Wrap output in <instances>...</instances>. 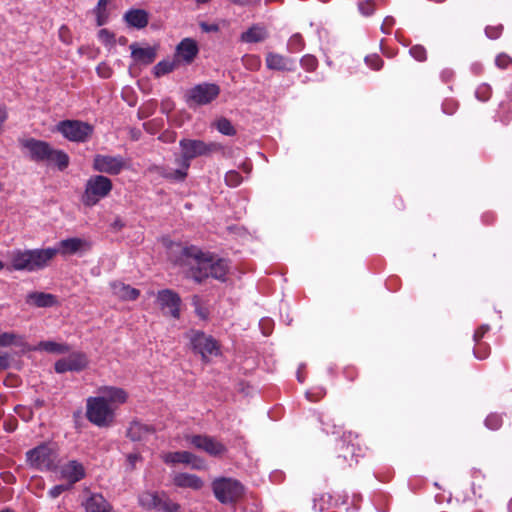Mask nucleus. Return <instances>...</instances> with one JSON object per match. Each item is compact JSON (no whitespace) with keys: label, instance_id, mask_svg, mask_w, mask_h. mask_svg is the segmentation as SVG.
Here are the masks:
<instances>
[{"label":"nucleus","instance_id":"nucleus-1","mask_svg":"<svg viewBox=\"0 0 512 512\" xmlns=\"http://www.w3.org/2000/svg\"><path fill=\"white\" fill-rule=\"evenodd\" d=\"M167 253L172 263L187 268L190 276L198 283L209 276L224 281L229 270L226 260L216 259L213 254L205 253L194 245L170 242Z\"/></svg>","mask_w":512,"mask_h":512},{"label":"nucleus","instance_id":"nucleus-2","mask_svg":"<svg viewBox=\"0 0 512 512\" xmlns=\"http://www.w3.org/2000/svg\"><path fill=\"white\" fill-rule=\"evenodd\" d=\"M180 157L176 159L179 165L178 169L170 170L164 167L158 168L159 174L165 179L182 182L188 175V169L191 161L197 157H209L214 153L224 151V146L218 142H205L200 139L184 138L179 142Z\"/></svg>","mask_w":512,"mask_h":512},{"label":"nucleus","instance_id":"nucleus-3","mask_svg":"<svg viewBox=\"0 0 512 512\" xmlns=\"http://www.w3.org/2000/svg\"><path fill=\"white\" fill-rule=\"evenodd\" d=\"M21 144L29 151L33 161L54 163L60 170H64L69 164V157L65 152L53 149L45 141L30 138L23 140Z\"/></svg>","mask_w":512,"mask_h":512},{"label":"nucleus","instance_id":"nucleus-4","mask_svg":"<svg viewBox=\"0 0 512 512\" xmlns=\"http://www.w3.org/2000/svg\"><path fill=\"white\" fill-rule=\"evenodd\" d=\"M212 490L215 498L226 505L238 502L245 493L240 481L227 477L216 478L212 482Z\"/></svg>","mask_w":512,"mask_h":512},{"label":"nucleus","instance_id":"nucleus-5","mask_svg":"<svg viewBox=\"0 0 512 512\" xmlns=\"http://www.w3.org/2000/svg\"><path fill=\"white\" fill-rule=\"evenodd\" d=\"M116 407L104 401V398L89 397L87 399L86 417L98 427H109L113 424Z\"/></svg>","mask_w":512,"mask_h":512},{"label":"nucleus","instance_id":"nucleus-6","mask_svg":"<svg viewBox=\"0 0 512 512\" xmlns=\"http://www.w3.org/2000/svg\"><path fill=\"white\" fill-rule=\"evenodd\" d=\"M59 455L53 445L41 444L26 453L28 464L38 470L53 471L58 466Z\"/></svg>","mask_w":512,"mask_h":512},{"label":"nucleus","instance_id":"nucleus-7","mask_svg":"<svg viewBox=\"0 0 512 512\" xmlns=\"http://www.w3.org/2000/svg\"><path fill=\"white\" fill-rule=\"evenodd\" d=\"M113 187L112 181L102 175L91 176L82 195V203L87 207L95 206L101 199L109 195Z\"/></svg>","mask_w":512,"mask_h":512},{"label":"nucleus","instance_id":"nucleus-8","mask_svg":"<svg viewBox=\"0 0 512 512\" xmlns=\"http://www.w3.org/2000/svg\"><path fill=\"white\" fill-rule=\"evenodd\" d=\"M56 131L72 142L88 141L94 131V127L80 120H63L56 125Z\"/></svg>","mask_w":512,"mask_h":512},{"label":"nucleus","instance_id":"nucleus-9","mask_svg":"<svg viewBox=\"0 0 512 512\" xmlns=\"http://www.w3.org/2000/svg\"><path fill=\"white\" fill-rule=\"evenodd\" d=\"M220 94V87L215 83H201L190 88L185 94V101L190 108L208 105Z\"/></svg>","mask_w":512,"mask_h":512},{"label":"nucleus","instance_id":"nucleus-10","mask_svg":"<svg viewBox=\"0 0 512 512\" xmlns=\"http://www.w3.org/2000/svg\"><path fill=\"white\" fill-rule=\"evenodd\" d=\"M192 349L195 353L201 355L202 360L207 362L210 356L219 354L220 346L218 342L202 331H192L190 336Z\"/></svg>","mask_w":512,"mask_h":512},{"label":"nucleus","instance_id":"nucleus-11","mask_svg":"<svg viewBox=\"0 0 512 512\" xmlns=\"http://www.w3.org/2000/svg\"><path fill=\"white\" fill-rule=\"evenodd\" d=\"M187 439L195 448L214 457L222 456L227 451L223 443L208 435H193Z\"/></svg>","mask_w":512,"mask_h":512},{"label":"nucleus","instance_id":"nucleus-12","mask_svg":"<svg viewBox=\"0 0 512 512\" xmlns=\"http://www.w3.org/2000/svg\"><path fill=\"white\" fill-rule=\"evenodd\" d=\"M125 167V161L121 156L98 154L93 160V169L110 175L119 174Z\"/></svg>","mask_w":512,"mask_h":512},{"label":"nucleus","instance_id":"nucleus-13","mask_svg":"<svg viewBox=\"0 0 512 512\" xmlns=\"http://www.w3.org/2000/svg\"><path fill=\"white\" fill-rule=\"evenodd\" d=\"M88 358L85 353L74 352L65 358H61L55 363V371L57 373H65L68 371H82L88 366Z\"/></svg>","mask_w":512,"mask_h":512},{"label":"nucleus","instance_id":"nucleus-14","mask_svg":"<svg viewBox=\"0 0 512 512\" xmlns=\"http://www.w3.org/2000/svg\"><path fill=\"white\" fill-rule=\"evenodd\" d=\"M157 301L161 310L168 309L166 313H169L175 319H179L181 298L176 292L171 289L161 290L157 294Z\"/></svg>","mask_w":512,"mask_h":512},{"label":"nucleus","instance_id":"nucleus-15","mask_svg":"<svg viewBox=\"0 0 512 512\" xmlns=\"http://www.w3.org/2000/svg\"><path fill=\"white\" fill-rule=\"evenodd\" d=\"M27 252L34 271L47 267L57 255L55 248L31 249Z\"/></svg>","mask_w":512,"mask_h":512},{"label":"nucleus","instance_id":"nucleus-16","mask_svg":"<svg viewBox=\"0 0 512 512\" xmlns=\"http://www.w3.org/2000/svg\"><path fill=\"white\" fill-rule=\"evenodd\" d=\"M155 433L152 425L142 423L141 421H132L126 431V436L133 442L146 441Z\"/></svg>","mask_w":512,"mask_h":512},{"label":"nucleus","instance_id":"nucleus-17","mask_svg":"<svg viewBox=\"0 0 512 512\" xmlns=\"http://www.w3.org/2000/svg\"><path fill=\"white\" fill-rule=\"evenodd\" d=\"M198 51L196 41L191 38H185L178 44L175 57L178 61H184L186 64H190L197 56Z\"/></svg>","mask_w":512,"mask_h":512},{"label":"nucleus","instance_id":"nucleus-18","mask_svg":"<svg viewBox=\"0 0 512 512\" xmlns=\"http://www.w3.org/2000/svg\"><path fill=\"white\" fill-rule=\"evenodd\" d=\"M98 392L100 394L99 398H104L106 403L116 408L118 405L125 403L128 398L126 391L119 387L103 386L98 389Z\"/></svg>","mask_w":512,"mask_h":512},{"label":"nucleus","instance_id":"nucleus-19","mask_svg":"<svg viewBox=\"0 0 512 512\" xmlns=\"http://www.w3.org/2000/svg\"><path fill=\"white\" fill-rule=\"evenodd\" d=\"M90 245L84 239L73 237L61 240L58 243V247L55 248L57 254H61L63 256L76 254L82 250H88Z\"/></svg>","mask_w":512,"mask_h":512},{"label":"nucleus","instance_id":"nucleus-20","mask_svg":"<svg viewBox=\"0 0 512 512\" xmlns=\"http://www.w3.org/2000/svg\"><path fill=\"white\" fill-rule=\"evenodd\" d=\"M60 472L62 478L68 480L71 486L85 477L84 466L76 460L68 461L61 467Z\"/></svg>","mask_w":512,"mask_h":512},{"label":"nucleus","instance_id":"nucleus-21","mask_svg":"<svg viewBox=\"0 0 512 512\" xmlns=\"http://www.w3.org/2000/svg\"><path fill=\"white\" fill-rule=\"evenodd\" d=\"M292 64V60L281 54L269 52L266 55V66L268 69L278 71H291L293 69L291 67Z\"/></svg>","mask_w":512,"mask_h":512},{"label":"nucleus","instance_id":"nucleus-22","mask_svg":"<svg viewBox=\"0 0 512 512\" xmlns=\"http://www.w3.org/2000/svg\"><path fill=\"white\" fill-rule=\"evenodd\" d=\"M113 294L121 300L133 301L136 300L140 291L130 285L124 284L123 282H113L111 284Z\"/></svg>","mask_w":512,"mask_h":512},{"label":"nucleus","instance_id":"nucleus-23","mask_svg":"<svg viewBox=\"0 0 512 512\" xmlns=\"http://www.w3.org/2000/svg\"><path fill=\"white\" fill-rule=\"evenodd\" d=\"M125 21L129 26L142 29L148 25V13L143 9H131L124 15Z\"/></svg>","mask_w":512,"mask_h":512},{"label":"nucleus","instance_id":"nucleus-24","mask_svg":"<svg viewBox=\"0 0 512 512\" xmlns=\"http://www.w3.org/2000/svg\"><path fill=\"white\" fill-rule=\"evenodd\" d=\"M11 268L17 271L33 272V266L27 250H17L11 255Z\"/></svg>","mask_w":512,"mask_h":512},{"label":"nucleus","instance_id":"nucleus-25","mask_svg":"<svg viewBox=\"0 0 512 512\" xmlns=\"http://www.w3.org/2000/svg\"><path fill=\"white\" fill-rule=\"evenodd\" d=\"M84 506L86 512H112L110 504L101 494H92Z\"/></svg>","mask_w":512,"mask_h":512},{"label":"nucleus","instance_id":"nucleus-26","mask_svg":"<svg viewBox=\"0 0 512 512\" xmlns=\"http://www.w3.org/2000/svg\"><path fill=\"white\" fill-rule=\"evenodd\" d=\"M26 303L36 307H51L55 305L56 298L50 293L31 292L26 296Z\"/></svg>","mask_w":512,"mask_h":512},{"label":"nucleus","instance_id":"nucleus-27","mask_svg":"<svg viewBox=\"0 0 512 512\" xmlns=\"http://www.w3.org/2000/svg\"><path fill=\"white\" fill-rule=\"evenodd\" d=\"M174 484L178 487L199 490L203 487V481L196 475L179 473L174 477Z\"/></svg>","mask_w":512,"mask_h":512},{"label":"nucleus","instance_id":"nucleus-28","mask_svg":"<svg viewBox=\"0 0 512 512\" xmlns=\"http://www.w3.org/2000/svg\"><path fill=\"white\" fill-rule=\"evenodd\" d=\"M132 57L141 63L151 64L156 58V50L152 47L141 48L136 44L130 45Z\"/></svg>","mask_w":512,"mask_h":512},{"label":"nucleus","instance_id":"nucleus-29","mask_svg":"<svg viewBox=\"0 0 512 512\" xmlns=\"http://www.w3.org/2000/svg\"><path fill=\"white\" fill-rule=\"evenodd\" d=\"M268 37L266 29L260 25H253L241 34V41L246 43L262 42Z\"/></svg>","mask_w":512,"mask_h":512},{"label":"nucleus","instance_id":"nucleus-30","mask_svg":"<svg viewBox=\"0 0 512 512\" xmlns=\"http://www.w3.org/2000/svg\"><path fill=\"white\" fill-rule=\"evenodd\" d=\"M138 502L144 509H158L161 505V496L156 492L144 491L139 494Z\"/></svg>","mask_w":512,"mask_h":512},{"label":"nucleus","instance_id":"nucleus-31","mask_svg":"<svg viewBox=\"0 0 512 512\" xmlns=\"http://www.w3.org/2000/svg\"><path fill=\"white\" fill-rule=\"evenodd\" d=\"M196 456L188 451L169 452L163 456V460L168 464L184 463L191 464L196 460Z\"/></svg>","mask_w":512,"mask_h":512},{"label":"nucleus","instance_id":"nucleus-32","mask_svg":"<svg viewBox=\"0 0 512 512\" xmlns=\"http://www.w3.org/2000/svg\"><path fill=\"white\" fill-rule=\"evenodd\" d=\"M38 349L49 353L63 354L70 350L67 344H61L54 341H42L38 345Z\"/></svg>","mask_w":512,"mask_h":512},{"label":"nucleus","instance_id":"nucleus-33","mask_svg":"<svg viewBox=\"0 0 512 512\" xmlns=\"http://www.w3.org/2000/svg\"><path fill=\"white\" fill-rule=\"evenodd\" d=\"M213 127H215L221 134L226 136H234L237 133L231 121L225 117H220L217 119L213 123Z\"/></svg>","mask_w":512,"mask_h":512},{"label":"nucleus","instance_id":"nucleus-34","mask_svg":"<svg viewBox=\"0 0 512 512\" xmlns=\"http://www.w3.org/2000/svg\"><path fill=\"white\" fill-rule=\"evenodd\" d=\"M242 64L250 71H257L261 67V59L257 55L247 54L242 57Z\"/></svg>","mask_w":512,"mask_h":512},{"label":"nucleus","instance_id":"nucleus-35","mask_svg":"<svg viewBox=\"0 0 512 512\" xmlns=\"http://www.w3.org/2000/svg\"><path fill=\"white\" fill-rule=\"evenodd\" d=\"M175 68V64L170 61H160L154 67V74L156 77L163 76L172 72Z\"/></svg>","mask_w":512,"mask_h":512},{"label":"nucleus","instance_id":"nucleus-36","mask_svg":"<svg viewBox=\"0 0 512 512\" xmlns=\"http://www.w3.org/2000/svg\"><path fill=\"white\" fill-rule=\"evenodd\" d=\"M502 417L497 413H491L485 419V425L490 430H498L502 426Z\"/></svg>","mask_w":512,"mask_h":512},{"label":"nucleus","instance_id":"nucleus-37","mask_svg":"<svg viewBox=\"0 0 512 512\" xmlns=\"http://www.w3.org/2000/svg\"><path fill=\"white\" fill-rule=\"evenodd\" d=\"M242 180V176L235 170L228 171L225 175V182L230 187H237Z\"/></svg>","mask_w":512,"mask_h":512},{"label":"nucleus","instance_id":"nucleus-38","mask_svg":"<svg viewBox=\"0 0 512 512\" xmlns=\"http://www.w3.org/2000/svg\"><path fill=\"white\" fill-rule=\"evenodd\" d=\"M300 63L301 66L308 72H313L318 66V61L313 55L303 56Z\"/></svg>","mask_w":512,"mask_h":512},{"label":"nucleus","instance_id":"nucleus-39","mask_svg":"<svg viewBox=\"0 0 512 512\" xmlns=\"http://www.w3.org/2000/svg\"><path fill=\"white\" fill-rule=\"evenodd\" d=\"M358 8L364 16H370L375 11V2L373 0H364L359 2Z\"/></svg>","mask_w":512,"mask_h":512},{"label":"nucleus","instance_id":"nucleus-40","mask_svg":"<svg viewBox=\"0 0 512 512\" xmlns=\"http://www.w3.org/2000/svg\"><path fill=\"white\" fill-rule=\"evenodd\" d=\"M159 509L165 512H179L180 505L171 501L167 497H161V505Z\"/></svg>","mask_w":512,"mask_h":512},{"label":"nucleus","instance_id":"nucleus-41","mask_svg":"<svg viewBox=\"0 0 512 512\" xmlns=\"http://www.w3.org/2000/svg\"><path fill=\"white\" fill-rule=\"evenodd\" d=\"M193 305L195 306L196 314L203 320H206L208 318L209 312L206 308L202 307L200 304V298L195 295L193 296Z\"/></svg>","mask_w":512,"mask_h":512},{"label":"nucleus","instance_id":"nucleus-42","mask_svg":"<svg viewBox=\"0 0 512 512\" xmlns=\"http://www.w3.org/2000/svg\"><path fill=\"white\" fill-rule=\"evenodd\" d=\"M502 30H503V26L500 24L499 25H489L486 27L485 33H486L487 37H489L490 39H497L500 37Z\"/></svg>","mask_w":512,"mask_h":512},{"label":"nucleus","instance_id":"nucleus-43","mask_svg":"<svg viewBox=\"0 0 512 512\" xmlns=\"http://www.w3.org/2000/svg\"><path fill=\"white\" fill-rule=\"evenodd\" d=\"M410 54L418 61H424L426 59V50L421 45H415L411 47Z\"/></svg>","mask_w":512,"mask_h":512},{"label":"nucleus","instance_id":"nucleus-44","mask_svg":"<svg viewBox=\"0 0 512 512\" xmlns=\"http://www.w3.org/2000/svg\"><path fill=\"white\" fill-rule=\"evenodd\" d=\"M16 413L25 421H29L33 417V410L32 408L25 407V406H17L15 408Z\"/></svg>","mask_w":512,"mask_h":512},{"label":"nucleus","instance_id":"nucleus-45","mask_svg":"<svg viewBox=\"0 0 512 512\" xmlns=\"http://www.w3.org/2000/svg\"><path fill=\"white\" fill-rule=\"evenodd\" d=\"M366 62L374 70H380L383 66V60L378 55L366 57Z\"/></svg>","mask_w":512,"mask_h":512},{"label":"nucleus","instance_id":"nucleus-46","mask_svg":"<svg viewBox=\"0 0 512 512\" xmlns=\"http://www.w3.org/2000/svg\"><path fill=\"white\" fill-rule=\"evenodd\" d=\"M495 62L499 68L505 69L512 64V58L507 54L502 53L496 57Z\"/></svg>","mask_w":512,"mask_h":512},{"label":"nucleus","instance_id":"nucleus-47","mask_svg":"<svg viewBox=\"0 0 512 512\" xmlns=\"http://www.w3.org/2000/svg\"><path fill=\"white\" fill-rule=\"evenodd\" d=\"M72 486L71 485H64V484H60V485H56L54 487H52L50 490H49V496L51 498H57L58 496H60L63 492H65L66 490L70 489Z\"/></svg>","mask_w":512,"mask_h":512},{"label":"nucleus","instance_id":"nucleus-48","mask_svg":"<svg viewBox=\"0 0 512 512\" xmlns=\"http://www.w3.org/2000/svg\"><path fill=\"white\" fill-rule=\"evenodd\" d=\"M177 133L175 131L166 130L160 134L158 139L164 143H173L176 141Z\"/></svg>","mask_w":512,"mask_h":512},{"label":"nucleus","instance_id":"nucleus-49","mask_svg":"<svg viewBox=\"0 0 512 512\" xmlns=\"http://www.w3.org/2000/svg\"><path fill=\"white\" fill-rule=\"evenodd\" d=\"M17 335L14 333H2L0 334V346H9L16 340Z\"/></svg>","mask_w":512,"mask_h":512},{"label":"nucleus","instance_id":"nucleus-50","mask_svg":"<svg viewBox=\"0 0 512 512\" xmlns=\"http://www.w3.org/2000/svg\"><path fill=\"white\" fill-rule=\"evenodd\" d=\"M474 354L479 359H485L489 355V347L478 343L477 347L474 349Z\"/></svg>","mask_w":512,"mask_h":512},{"label":"nucleus","instance_id":"nucleus-51","mask_svg":"<svg viewBox=\"0 0 512 512\" xmlns=\"http://www.w3.org/2000/svg\"><path fill=\"white\" fill-rule=\"evenodd\" d=\"M97 73L102 78H109L112 74V70L106 63H100L97 66Z\"/></svg>","mask_w":512,"mask_h":512},{"label":"nucleus","instance_id":"nucleus-52","mask_svg":"<svg viewBox=\"0 0 512 512\" xmlns=\"http://www.w3.org/2000/svg\"><path fill=\"white\" fill-rule=\"evenodd\" d=\"M489 325H481L474 333V341L479 343L483 336L489 331Z\"/></svg>","mask_w":512,"mask_h":512},{"label":"nucleus","instance_id":"nucleus-53","mask_svg":"<svg viewBox=\"0 0 512 512\" xmlns=\"http://www.w3.org/2000/svg\"><path fill=\"white\" fill-rule=\"evenodd\" d=\"M200 28L202 29L203 32H218L219 31V26L218 24H209V23H206V22H200Z\"/></svg>","mask_w":512,"mask_h":512},{"label":"nucleus","instance_id":"nucleus-54","mask_svg":"<svg viewBox=\"0 0 512 512\" xmlns=\"http://www.w3.org/2000/svg\"><path fill=\"white\" fill-rule=\"evenodd\" d=\"M10 366V357L7 353H0V371L6 370Z\"/></svg>","mask_w":512,"mask_h":512},{"label":"nucleus","instance_id":"nucleus-55","mask_svg":"<svg viewBox=\"0 0 512 512\" xmlns=\"http://www.w3.org/2000/svg\"><path fill=\"white\" fill-rule=\"evenodd\" d=\"M393 24H394V19L392 17H386L381 26L382 31L386 34H389L390 28L393 26Z\"/></svg>","mask_w":512,"mask_h":512},{"label":"nucleus","instance_id":"nucleus-56","mask_svg":"<svg viewBox=\"0 0 512 512\" xmlns=\"http://www.w3.org/2000/svg\"><path fill=\"white\" fill-rule=\"evenodd\" d=\"M99 38L104 42H111L113 41L114 35L111 34L107 29H101L99 31Z\"/></svg>","mask_w":512,"mask_h":512},{"label":"nucleus","instance_id":"nucleus-57","mask_svg":"<svg viewBox=\"0 0 512 512\" xmlns=\"http://www.w3.org/2000/svg\"><path fill=\"white\" fill-rule=\"evenodd\" d=\"M108 3L104 0H99L97 6L93 10L94 13H107L106 7Z\"/></svg>","mask_w":512,"mask_h":512},{"label":"nucleus","instance_id":"nucleus-58","mask_svg":"<svg viewBox=\"0 0 512 512\" xmlns=\"http://www.w3.org/2000/svg\"><path fill=\"white\" fill-rule=\"evenodd\" d=\"M96 16V22L97 26L104 25L108 20V14L107 13H94Z\"/></svg>","mask_w":512,"mask_h":512},{"label":"nucleus","instance_id":"nucleus-59","mask_svg":"<svg viewBox=\"0 0 512 512\" xmlns=\"http://www.w3.org/2000/svg\"><path fill=\"white\" fill-rule=\"evenodd\" d=\"M139 459H140V456H139L138 454H133V453H132V454H129V455L127 456V460H128V462L130 463V465H131L132 467H134V466H135V463H136Z\"/></svg>","mask_w":512,"mask_h":512},{"label":"nucleus","instance_id":"nucleus-60","mask_svg":"<svg viewBox=\"0 0 512 512\" xmlns=\"http://www.w3.org/2000/svg\"><path fill=\"white\" fill-rule=\"evenodd\" d=\"M172 103L167 101L162 103V111L168 113L171 110Z\"/></svg>","mask_w":512,"mask_h":512},{"label":"nucleus","instance_id":"nucleus-61","mask_svg":"<svg viewBox=\"0 0 512 512\" xmlns=\"http://www.w3.org/2000/svg\"><path fill=\"white\" fill-rule=\"evenodd\" d=\"M45 405V402L41 399L35 400L33 407L36 409L42 408Z\"/></svg>","mask_w":512,"mask_h":512},{"label":"nucleus","instance_id":"nucleus-62","mask_svg":"<svg viewBox=\"0 0 512 512\" xmlns=\"http://www.w3.org/2000/svg\"><path fill=\"white\" fill-rule=\"evenodd\" d=\"M242 169H243L244 172L250 173V171L252 169V166H251V164H243L242 165Z\"/></svg>","mask_w":512,"mask_h":512},{"label":"nucleus","instance_id":"nucleus-63","mask_svg":"<svg viewBox=\"0 0 512 512\" xmlns=\"http://www.w3.org/2000/svg\"><path fill=\"white\" fill-rule=\"evenodd\" d=\"M296 40H301V37L299 35H294L292 38H291V42H294Z\"/></svg>","mask_w":512,"mask_h":512},{"label":"nucleus","instance_id":"nucleus-64","mask_svg":"<svg viewBox=\"0 0 512 512\" xmlns=\"http://www.w3.org/2000/svg\"><path fill=\"white\" fill-rule=\"evenodd\" d=\"M508 511L512 512V499L508 503Z\"/></svg>","mask_w":512,"mask_h":512}]
</instances>
